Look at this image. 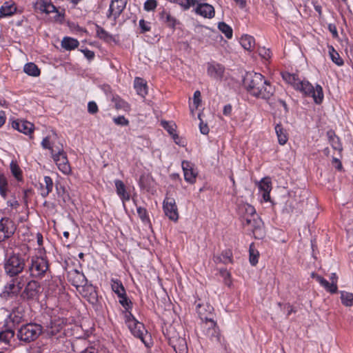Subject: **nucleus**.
I'll return each mask as SVG.
<instances>
[{
  "label": "nucleus",
  "instance_id": "obj_1",
  "mask_svg": "<svg viewBox=\"0 0 353 353\" xmlns=\"http://www.w3.org/2000/svg\"><path fill=\"white\" fill-rule=\"evenodd\" d=\"M243 85L250 95L267 101L275 92L271 83L263 75L257 72L247 73L243 79Z\"/></svg>",
  "mask_w": 353,
  "mask_h": 353
},
{
  "label": "nucleus",
  "instance_id": "obj_2",
  "mask_svg": "<svg viewBox=\"0 0 353 353\" xmlns=\"http://www.w3.org/2000/svg\"><path fill=\"white\" fill-rule=\"evenodd\" d=\"M239 214L242 218V224L252 230L255 239H262L265 236L263 222L256 213L254 206L248 203L239 205Z\"/></svg>",
  "mask_w": 353,
  "mask_h": 353
},
{
  "label": "nucleus",
  "instance_id": "obj_3",
  "mask_svg": "<svg viewBox=\"0 0 353 353\" xmlns=\"http://www.w3.org/2000/svg\"><path fill=\"white\" fill-rule=\"evenodd\" d=\"M26 266L25 256L14 252L6 256L3 262L5 274L10 278L18 276Z\"/></svg>",
  "mask_w": 353,
  "mask_h": 353
},
{
  "label": "nucleus",
  "instance_id": "obj_4",
  "mask_svg": "<svg viewBox=\"0 0 353 353\" xmlns=\"http://www.w3.org/2000/svg\"><path fill=\"white\" fill-rule=\"evenodd\" d=\"M43 327L41 325L29 323L23 325L17 331V337L22 342L29 343L34 341L41 335Z\"/></svg>",
  "mask_w": 353,
  "mask_h": 353
},
{
  "label": "nucleus",
  "instance_id": "obj_5",
  "mask_svg": "<svg viewBox=\"0 0 353 353\" xmlns=\"http://www.w3.org/2000/svg\"><path fill=\"white\" fill-rule=\"evenodd\" d=\"M295 90L300 91L305 96L312 97L316 104H320L323 101V88L319 85H317L314 88L309 81L300 80Z\"/></svg>",
  "mask_w": 353,
  "mask_h": 353
},
{
  "label": "nucleus",
  "instance_id": "obj_6",
  "mask_svg": "<svg viewBox=\"0 0 353 353\" xmlns=\"http://www.w3.org/2000/svg\"><path fill=\"white\" fill-rule=\"evenodd\" d=\"M49 270L47 258L43 256H33L28 266V271L32 277L41 278Z\"/></svg>",
  "mask_w": 353,
  "mask_h": 353
},
{
  "label": "nucleus",
  "instance_id": "obj_7",
  "mask_svg": "<svg viewBox=\"0 0 353 353\" xmlns=\"http://www.w3.org/2000/svg\"><path fill=\"white\" fill-rule=\"evenodd\" d=\"M41 146L43 149L48 150L52 157L57 153L60 154V152H62L64 150L63 145L61 143L57 134L54 131L52 132V134L43 139Z\"/></svg>",
  "mask_w": 353,
  "mask_h": 353
},
{
  "label": "nucleus",
  "instance_id": "obj_8",
  "mask_svg": "<svg viewBox=\"0 0 353 353\" xmlns=\"http://www.w3.org/2000/svg\"><path fill=\"white\" fill-rule=\"evenodd\" d=\"M17 230V225L8 217H3L0 219V241H4L13 236Z\"/></svg>",
  "mask_w": 353,
  "mask_h": 353
},
{
  "label": "nucleus",
  "instance_id": "obj_9",
  "mask_svg": "<svg viewBox=\"0 0 353 353\" xmlns=\"http://www.w3.org/2000/svg\"><path fill=\"white\" fill-rule=\"evenodd\" d=\"M40 283L34 280L30 281L21 293L23 299L33 300L39 297L41 293Z\"/></svg>",
  "mask_w": 353,
  "mask_h": 353
},
{
  "label": "nucleus",
  "instance_id": "obj_10",
  "mask_svg": "<svg viewBox=\"0 0 353 353\" xmlns=\"http://www.w3.org/2000/svg\"><path fill=\"white\" fill-rule=\"evenodd\" d=\"M163 210L169 219L176 221L179 219L178 208L173 198L166 196L163 203Z\"/></svg>",
  "mask_w": 353,
  "mask_h": 353
},
{
  "label": "nucleus",
  "instance_id": "obj_11",
  "mask_svg": "<svg viewBox=\"0 0 353 353\" xmlns=\"http://www.w3.org/2000/svg\"><path fill=\"white\" fill-rule=\"evenodd\" d=\"M52 158L57 165L58 169L62 173L64 174H69L71 173V167L64 150L62 152H60V154L57 153L52 157Z\"/></svg>",
  "mask_w": 353,
  "mask_h": 353
},
{
  "label": "nucleus",
  "instance_id": "obj_12",
  "mask_svg": "<svg viewBox=\"0 0 353 353\" xmlns=\"http://www.w3.org/2000/svg\"><path fill=\"white\" fill-rule=\"evenodd\" d=\"M67 320L63 318H55L51 321L49 326L47 327L46 332L50 336H52L59 333L66 324Z\"/></svg>",
  "mask_w": 353,
  "mask_h": 353
},
{
  "label": "nucleus",
  "instance_id": "obj_13",
  "mask_svg": "<svg viewBox=\"0 0 353 353\" xmlns=\"http://www.w3.org/2000/svg\"><path fill=\"white\" fill-rule=\"evenodd\" d=\"M126 6V1H111L107 17L114 21L119 17Z\"/></svg>",
  "mask_w": 353,
  "mask_h": 353
},
{
  "label": "nucleus",
  "instance_id": "obj_14",
  "mask_svg": "<svg viewBox=\"0 0 353 353\" xmlns=\"http://www.w3.org/2000/svg\"><path fill=\"white\" fill-rule=\"evenodd\" d=\"M207 72L210 77L221 81L224 75L225 68L220 63H208Z\"/></svg>",
  "mask_w": 353,
  "mask_h": 353
},
{
  "label": "nucleus",
  "instance_id": "obj_15",
  "mask_svg": "<svg viewBox=\"0 0 353 353\" xmlns=\"http://www.w3.org/2000/svg\"><path fill=\"white\" fill-rule=\"evenodd\" d=\"M194 11L196 14L208 19L213 18L215 14L214 7L207 3H198Z\"/></svg>",
  "mask_w": 353,
  "mask_h": 353
},
{
  "label": "nucleus",
  "instance_id": "obj_16",
  "mask_svg": "<svg viewBox=\"0 0 353 353\" xmlns=\"http://www.w3.org/2000/svg\"><path fill=\"white\" fill-rule=\"evenodd\" d=\"M14 129L17 130L19 132L25 134H30L33 132L34 125L33 123L23 120L14 121L12 123Z\"/></svg>",
  "mask_w": 353,
  "mask_h": 353
},
{
  "label": "nucleus",
  "instance_id": "obj_17",
  "mask_svg": "<svg viewBox=\"0 0 353 353\" xmlns=\"http://www.w3.org/2000/svg\"><path fill=\"white\" fill-rule=\"evenodd\" d=\"M182 168L185 180L190 183H194L196 181L197 172L194 171L191 163L189 161H183L182 162Z\"/></svg>",
  "mask_w": 353,
  "mask_h": 353
},
{
  "label": "nucleus",
  "instance_id": "obj_18",
  "mask_svg": "<svg viewBox=\"0 0 353 353\" xmlns=\"http://www.w3.org/2000/svg\"><path fill=\"white\" fill-rule=\"evenodd\" d=\"M259 190L262 192V197L265 201H270V193L272 190V182L270 178H263L259 183Z\"/></svg>",
  "mask_w": 353,
  "mask_h": 353
},
{
  "label": "nucleus",
  "instance_id": "obj_19",
  "mask_svg": "<svg viewBox=\"0 0 353 353\" xmlns=\"http://www.w3.org/2000/svg\"><path fill=\"white\" fill-rule=\"evenodd\" d=\"M54 186L53 181L50 176H46L43 182L40 183L39 190L42 197L46 198L52 191Z\"/></svg>",
  "mask_w": 353,
  "mask_h": 353
},
{
  "label": "nucleus",
  "instance_id": "obj_20",
  "mask_svg": "<svg viewBox=\"0 0 353 353\" xmlns=\"http://www.w3.org/2000/svg\"><path fill=\"white\" fill-rule=\"evenodd\" d=\"M312 276L315 278L316 280L322 285L325 290L332 294L336 293L338 290L337 284L334 283H330L326 279H325L323 276L316 274L314 273L312 274Z\"/></svg>",
  "mask_w": 353,
  "mask_h": 353
},
{
  "label": "nucleus",
  "instance_id": "obj_21",
  "mask_svg": "<svg viewBox=\"0 0 353 353\" xmlns=\"http://www.w3.org/2000/svg\"><path fill=\"white\" fill-rule=\"evenodd\" d=\"M312 276L315 278L316 280L322 285L325 290L332 294L336 293L338 290L337 284L334 283H330L326 279H325L323 276L316 274L314 273L312 274Z\"/></svg>",
  "mask_w": 353,
  "mask_h": 353
},
{
  "label": "nucleus",
  "instance_id": "obj_22",
  "mask_svg": "<svg viewBox=\"0 0 353 353\" xmlns=\"http://www.w3.org/2000/svg\"><path fill=\"white\" fill-rule=\"evenodd\" d=\"M34 7L41 12H45L46 14L57 11L56 6H54L51 1H36Z\"/></svg>",
  "mask_w": 353,
  "mask_h": 353
},
{
  "label": "nucleus",
  "instance_id": "obj_23",
  "mask_svg": "<svg viewBox=\"0 0 353 353\" xmlns=\"http://www.w3.org/2000/svg\"><path fill=\"white\" fill-rule=\"evenodd\" d=\"M114 184L117 194L121 198L123 202L124 203L125 201H129L130 199V195L126 191L125 185L123 182L121 180L117 179L114 181Z\"/></svg>",
  "mask_w": 353,
  "mask_h": 353
},
{
  "label": "nucleus",
  "instance_id": "obj_24",
  "mask_svg": "<svg viewBox=\"0 0 353 353\" xmlns=\"http://www.w3.org/2000/svg\"><path fill=\"white\" fill-rule=\"evenodd\" d=\"M17 12V6L14 1H5L0 8V17H9Z\"/></svg>",
  "mask_w": 353,
  "mask_h": 353
},
{
  "label": "nucleus",
  "instance_id": "obj_25",
  "mask_svg": "<svg viewBox=\"0 0 353 353\" xmlns=\"http://www.w3.org/2000/svg\"><path fill=\"white\" fill-rule=\"evenodd\" d=\"M19 292L16 289L14 282L12 280L4 286L3 290L1 294V297L8 299L17 296Z\"/></svg>",
  "mask_w": 353,
  "mask_h": 353
},
{
  "label": "nucleus",
  "instance_id": "obj_26",
  "mask_svg": "<svg viewBox=\"0 0 353 353\" xmlns=\"http://www.w3.org/2000/svg\"><path fill=\"white\" fill-rule=\"evenodd\" d=\"M205 327L207 329L206 334L211 337H216L219 340V329L216 322L212 319H208L205 322Z\"/></svg>",
  "mask_w": 353,
  "mask_h": 353
},
{
  "label": "nucleus",
  "instance_id": "obj_27",
  "mask_svg": "<svg viewBox=\"0 0 353 353\" xmlns=\"http://www.w3.org/2000/svg\"><path fill=\"white\" fill-rule=\"evenodd\" d=\"M14 331L10 328H6V330L1 331L0 343L10 347L11 345V341L14 339Z\"/></svg>",
  "mask_w": 353,
  "mask_h": 353
},
{
  "label": "nucleus",
  "instance_id": "obj_28",
  "mask_svg": "<svg viewBox=\"0 0 353 353\" xmlns=\"http://www.w3.org/2000/svg\"><path fill=\"white\" fill-rule=\"evenodd\" d=\"M134 88L136 89L137 94L142 97H145V96L148 94V86L146 81L141 78H135Z\"/></svg>",
  "mask_w": 353,
  "mask_h": 353
},
{
  "label": "nucleus",
  "instance_id": "obj_29",
  "mask_svg": "<svg viewBox=\"0 0 353 353\" xmlns=\"http://www.w3.org/2000/svg\"><path fill=\"white\" fill-rule=\"evenodd\" d=\"M275 131L278 138V141L280 145H285L288 140V133L281 123L276 124L275 126Z\"/></svg>",
  "mask_w": 353,
  "mask_h": 353
},
{
  "label": "nucleus",
  "instance_id": "obj_30",
  "mask_svg": "<svg viewBox=\"0 0 353 353\" xmlns=\"http://www.w3.org/2000/svg\"><path fill=\"white\" fill-rule=\"evenodd\" d=\"M240 43L245 50L252 51L254 48L255 40L253 37L245 34L241 37Z\"/></svg>",
  "mask_w": 353,
  "mask_h": 353
},
{
  "label": "nucleus",
  "instance_id": "obj_31",
  "mask_svg": "<svg viewBox=\"0 0 353 353\" xmlns=\"http://www.w3.org/2000/svg\"><path fill=\"white\" fill-rule=\"evenodd\" d=\"M161 125L172 137L175 143L178 144L177 139H179V136L175 133L176 128V124L172 122L162 121Z\"/></svg>",
  "mask_w": 353,
  "mask_h": 353
},
{
  "label": "nucleus",
  "instance_id": "obj_32",
  "mask_svg": "<svg viewBox=\"0 0 353 353\" xmlns=\"http://www.w3.org/2000/svg\"><path fill=\"white\" fill-rule=\"evenodd\" d=\"M112 101L114 103V108L117 110H123L126 112L130 110V104L119 96H113Z\"/></svg>",
  "mask_w": 353,
  "mask_h": 353
},
{
  "label": "nucleus",
  "instance_id": "obj_33",
  "mask_svg": "<svg viewBox=\"0 0 353 353\" xmlns=\"http://www.w3.org/2000/svg\"><path fill=\"white\" fill-rule=\"evenodd\" d=\"M79 43L78 40L65 37L61 41V46L67 50H72L78 47Z\"/></svg>",
  "mask_w": 353,
  "mask_h": 353
},
{
  "label": "nucleus",
  "instance_id": "obj_34",
  "mask_svg": "<svg viewBox=\"0 0 353 353\" xmlns=\"http://www.w3.org/2000/svg\"><path fill=\"white\" fill-rule=\"evenodd\" d=\"M160 19L167 24L168 27H170L172 28H174L176 20V19L172 17L169 12H167L166 11L163 10L160 13Z\"/></svg>",
  "mask_w": 353,
  "mask_h": 353
},
{
  "label": "nucleus",
  "instance_id": "obj_35",
  "mask_svg": "<svg viewBox=\"0 0 353 353\" xmlns=\"http://www.w3.org/2000/svg\"><path fill=\"white\" fill-rule=\"evenodd\" d=\"M282 77L284 81L290 84L294 89L296 88V85L299 83L300 79L294 74H290L288 72L281 73Z\"/></svg>",
  "mask_w": 353,
  "mask_h": 353
},
{
  "label": "nucleus",
  "instance_id": "obj_36",
  "mask_svg": "<svg viewBox=\"0 0 353 353\" xmlns=\"http://www.w3.org/2000/svg\"><path fill=\"white\" fill-rule=\"evenodd\" d=\"M111 288L112 291L117 294V296L125 295V290L121 281L118 279L111 280Z\"/></svg>",
  "mask_w": 353,
  "mask_h": 353
},
{
  "label": "nucleus",
  "instance_id": "obj_37",
  "mask_svg": "<svg viewBox=\"0 0 353 353\" xmlns=\"http://www.w3.org/2000/svg\"><path fill=\"white\" fill-rule=\"evenodd\" d=\"M23 71L28 75L38 77L40 74V70L34 63H28L24 65Z\"/></svg>",
  "mask_w": 353,
  "mask_h": 353
},
{
  "label": "nucleus",
  "instance_id": "obj_38",
  "mask_svg": "<svg viewBox=\"0 0 353 353\" xmlns=\"http://www.w3.org/2000/svg\"><path fill=\"white\" fill-rule=\"evenodd\" d=\"M81 293L83 296L87 298L88 301L92 303L97 301V293L92 287H88L87 289L83 287V290Z\"/></svg>",
  "mask_w": 353,
  "mask_h": 353
},
{
  "label": "nucleus",
  "instance_id": "obj_39",
  "mask_svg": "<svg viewBox=\"0 0 353 353\" xmlns=\"http://www.w3.org/2000/svg\"><path fill=\"white\" fill-rule=\"evenodd\" d=\"M134 336L139 338L143 343L146 345V342L144 340V334H147V330L145 329L144 325L139 322L137 324L136 328L132 331Z\"/></svg>",
  "mask_w": 353,
  "mask_h": 353
},
{
  "label": "nucleus",
  "instance_id": "obj_40",
  "mask_svg": "<svg viewBox=\"0 0 353 353\" xmlns=\"http://www.w3.org/2000/svg\"><path fill=\"white\" fill-rule=\"evenodd\" d=\"M95 26H96L97 35L99 39H101L106 42H110V41L112 40L113 37L110 34H109L106 30H105L103 28L99 26L98 24H96Z\"/></svg>",
  "mask_w": 353,
  "mask_h": 353
},
{
  "label": "nucleus",
  "instance_id": "obj_41",
  "mask_svg": "<svg viewBox=\"0 0 353 353\" xmlns=\"http://www.w3.org/2000/svg\"><path fill=\"white\" fill-rule=\"evenodd\" d=\"M328 49H329V54H330L332 61L334 63H336L337 65L341 66V65H343L344 62H343V59L340 57L339 53L334 50L333 46H328Z\"/></svg>",
  "mask_w": 353,
  "mask_h": 353
},
{
  "label": "nucleus",
  "instance_id": "obj_42",
  "mask_svg": "<svg viewBox=\"0 0 353 353\" xmlns=\"http://www.w3.org/2000/svg\"><path fill=\"white\" fill-rule=\"evenodd\" d=\"M341 300L343 305L346 307H350L353 305V294L347 292H341Z\"/></svg>",
  "mask_w": 353,
  "mask_h": 353
},
{
  "label": "nucleus",
  "instance_id": "obj_43",
  "mask_svg": "<svg viewBox=\"0 0 353 353\" xmlns=\"http://www.w3.org/2000/svg\"><path fill=\"white\" fill-rule=\"evenodd\" d=\"M218 28L228 39H231L232 37V29L225 22H219L218 24Z\"/></svg>",
  "mask_w": 353,
  "mask_h": 353
},
{
  "label": "nucleus",
  "instance_id": "obj_44",
  "mask_svg": "<svg viewBox=\"0 0 353 353\" xmlns=\"http://www.w3.org/2000/svg\"><path fill=\"white\" fill-rule=\"evenodd\" d=\"M10 170L12 175L15 177V179L21 181L23 179L22 176V171L19 166L17 165V163L12 161L10 163Z\"/></svg>",
  "mask_w": 353,
  "mask_h": 353
},
{
  "label": "nucleus",
  "instance_id": "obj_45",
  "mask_svg": "<svg viewBox=\"0 0 353 353\" xmlns=\"http://www.w3.org/2000/svg\"><path fill=\"white\" fill-rule=\"evenodd\" d=\"M126 318V323L128 325V327L132 332L134 328H136L137 324L139 323L134 316L133 315L128 312V314L125 315Z\"/></svg>",
  "mask_w": 353,
  "mask_h": 353
},
{
  "label": "nucleus",
  "instance_id": "obj_46",
  "mask_svg": "<svg viewBox=\"0 0 353 353\" xmlns=\"http://www.w3.org/2000/svg\"><path fill=\"white\" fill-rule=\"evenodd\" d=\"M118 297L119 298V303L124 307V309L127 312H128V310L132 307V303L128 298L126 292L125 293V295H120Z\"/></svg>",
  "mask_w": 353,
  "mask_h": 353
},
{
  "label": "nucleus",
  "instance_id": "obj_47",
  "mask_svg": "<svg viewBox=\"0 0 353 353\" xmlns=\"http://www.w3.org/2000/svg\"><path fill=\"white\" fill-rule=\"evenodd\" d=\"M250 262L252 265H256L258 263V259L259 256V252L253 248V245H250Z\"/></svg>",
  "mask_w": 353,
  "mask_h": 353
},
{
  "label": "nucleus",
  "instance_id": "obj_48",
  "mask_svg": "<svg viewBox=\"0 0 353 353\" xmlns=\"http://www.w3.org/2000/svg\"><path fill=\"white\" fill-rule=\"evenodd\" d=\"M7 186H8V183H7L6 178L4 176L1 175L0 176V194L3 198H6V196Z\"/></svg>",
  "mask_w": 353,
  "mask_h": 353
},
{
  "label": "nucleus",
  "instance_id": "obj_49",
  "mask_svg": "<svg viewBox=\"0 0 353 353\" xmlns=\"http://www.w3.org/2000/svg\"><path fill=\"white\" fill-rule=\"evenodd\" d=\"M221 256L223 258V263H232V252L230 250H225L222 252Z\"/></svg>",
  "mask_w": 353,
  "mask_h": 353
},
{
  "label": "nucleus",
  "instance_id": "obj_50",
  "mask_svg": "<svg viewBox=\"0 0 353 353\" xmlns=\"http://www.w3.org/2000/svg\"><path fill=\"white\" fill-rule=\"evenodd\" d=\"M137 213L140 219L144 223H150V219L148 215V212L145 208L139 207L137 208Z\"/></svg>",
  "mask_w": 353,
  "mask_h": 353
},
{
  "label": "nucleus",
  "instance_id": "obj_51",
  "mask_svg": "<svg viewBox=\"0 0 353 353\" xmlns=\"http://www.w3.org/2000/svg\"><path fill=\"white\" fill-rule=\"evenodd\" d=\"M10 319L14 324H19L21 322L23 316L17 310H12L10 314Z\"/></svg>",
  "mask_w": 353,
  "mask_h": 353
},
{
  "label": "nucleus",
  "instance_id": "obj_52",
  "mask_svg": "<svg viewBox=\"0 0 353 353\" xmlns=\"http://www.w3.org/2000/svg\"><path fill=\"white\" fill-rule=\"evenodd\" d=\"M114 123L117 125L128 126L129 121L124 116H119L113 118Z\"/></svg>",
  "mask_w": 353,
  "mask_h": 353
},
{
  "label": "nucleus",
  "instance_id": "obj_53",
  "mask_svg": "<svg viewBox=\"0 0 353 353\" xmlns=\"http://www.w3.org/2000/svg\"><path fill=\"white\" fill-rule=\"evenodd\" d=\"M259 54L265 60H269L271 58L272 53L270 49L265 48H259Z\"/></svg>",
  "mask_w": 353,
  "mask_h": 353
},
{
  "label": "nucleus",
  "instance_id": "obj_54",
  "mask_svg": "<svg viewBox=\"0 0 353 353\" xmlns=\"http://www.w3.org/2000/svg\"><path fill=\"white\" fill-rule=\"evenodd\" d=\"M88 111L90 114H94L98 112L99 109L94 101H90L88 103Z\"/></svg>",
  "mask_w": 353,
  "mask_h": 353
},
{
  "label": "nucleus",
  "instance_id": "obj_55",
  "mask_svg": "<svg viewBox=\"0 0 353 353\" xmlns=\"http://www.w3.org/2000/svg\"><path fill=\"white\" fill-rule=\"evenodd\" d=\"M139 27L141 30V33H145L150 30V23L145 21L144 19H141L139 21Z\"/></svg>",
  "mask_w": 353,
  "mask_h": 353
},
{
  "label": "nucleus",
  "instance_id": "obj_56",
  "mask_svg": "<svg viewBox=\"0 0 353 353\" xmlns=\"http://www.w3.org/2000/svg\"><path fill=\"white\" fill-rule=\"evenodd\" d=\"M77 277L78 279V281L74 283L73 285L76 287H79L80 285H83L86 282V279L83 274H80L79 272H77Z\"/></svg>",
  "mask_w": 353,
  "mask_h": 353
},
{
  "label": "nucleus",
  "instance_id": "obj_57",
  "mask_svg": "<svg viewBox=\"0 0 353 353\" xmlns=\"http://www.w3.org/2000/svg\"><path fill=\"white\" fill-rule=\"evenodd\" d=\"M14 278L15 279H12V281L14 282V285H15L16 289L18 291V292L19 293L21 292V289L23 288V286L22 279L19 278V277H17V276H16Z\"/></svg>",
  "mask_w": 353,
  "mask_h": 353
},
{
  "label": "nucleus",
  "instance_id": "obj_58",
  "mask_svg": "<svg viewBox=\"0 0 353 353\" xmlns=\"http://www.w3.org/2000/svg\"><path fill=\"white\" fill-rule=\"evenodd\" d=\"M157 6V1H145L144 8L147 11H151L154 10Z\"/></svg>",
  "mask_w": 353,
  "mask_h": 353
},
{
  "label": "nucleus",
  "instance_id": "obj_59",
  "mask_svg": "<svg viewBox=\"0 0 353 353\" xmlns=\"http://www.w3.org/2000/svg\"><path fill=\"white\" fill-rule=\"evenodd\" d=\"M199 128H200V132L203 134H208L209 133V128H208V125L206 123H203V122L202 121H201V122H200Z\"/></svg>",
  "mask_w": 353,
  "mask_h": 353
},
{
  "label": "nucleus",
  "instance_id": "obj_60",
  "mask_svg": "<svg viewBox=\"0 0 353 353\" xmlns=\"http://www.w3.org/2000/svg\"><path fill=\"white\" fill-rule=\"evenodd\" d=\"M196 1H181V6L183 8V10H186L189 9L191 6H194Z\"/></svg>",
  "mask_w": 353,
  "mask_h": 353
},
{
  "label": "nucleus",
  "instance_id": "obj_61",
  "mask_svg": "<svg viewBox=\"0 0 353 353\" xmlns=\"http://www.w3.org/2000/svg\"><path fill=\"white\" fill-rule=\"evenodd\" d=\"M201 92L199 90H196L194 93V103L196 105V107H198L199 104L201 103Z\"/></svg>",
  "mask_w": 353,
  "mask_h": 353
},
{
  "label": "nucleus",
  "instance_id": "obj_62",
  "mask_svg": "<svg viewBox=\"0 0 353 353\" xmlns=\"http://www.w3.org/2000/svg\"><path fill=\"white\" fill-rule=\"evenodd\" d=\"M328 29L331 32V33L332 34V36H333L334 38H337L338 37V32H337L336 27L335 25H334V24H329L328 25Z\"/></svg>",
  "mask_w": 353,
  "mask_h": 353
},
{
  "label": "nucleus",
  "instance_id": "obj_63",
  "mask_svg": "<svg viewBox=\"0 0 353 353\" xmlns=\"http://www.w3.org/2000/svg\"><path fill=\"white\" fill-rule=\"evenodd\" d=\"M232 106L230 104L225 105L223 110V113L225 116H230L232 113Z\"/></svg>",
  "mask_w": 353,
  "mask_h": 353
},
{
  "label": "nucleus",
  "instance_id": "obj_64",
  "mask_svg": "<svg viewBox=\"0 0 353 353\" xmlns=\"http://www.w3.org/2000/svg\"><path fill=\"white\" fill-rule=\"evenodd\" d=\"M83 54L85 57H87L88 59H92L94 57V52L89 50H85L83 51Z\"/></svg>",
  "mask_w": 353,
  "mask_h": 353
}]
</instances>
